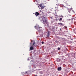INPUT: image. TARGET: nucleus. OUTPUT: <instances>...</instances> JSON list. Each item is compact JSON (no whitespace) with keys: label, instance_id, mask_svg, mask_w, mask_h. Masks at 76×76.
I'll return each mask as SVG.
<instances>
[{"label":"nucleus","instance_id":"obj_1","mask_svg":"<svg viewBox=\"0 0 76 76\" xmlns=\"http://www.w3.org/2000/svg\"><path fill=\"white\" fill-rule=\"evenodd\" d=\"M42 20H43L44 24H45L47 23V20L45 17H43L42 19Z\"/></svg>","mask_w":76,"mask_h":76},{"label":"nucleus","instance_id":"obj_2","mask_svg":"<svg viewBox=\"0 0 76 76\" xmlns=\"http://www.w3.org/2000/svg\"><path fill=\"white\" fill-rule=\"evenodd\" d=\"M35 28L36 29H37V30L39 31V32H40L42 31V27H38L36 26H35Z\"/></svg>","mask_w":76,"mask_h":76},{"label":"nucleus","instance_id":"obj_3","mask_svg":"<svg viewBox=\"0 0 76 76\" xmlns=\"http://www.w3.org/2000/svg\"><path fill=\"white\" fill-rule=\"evenodd\" d=\"M34 14H35V16H36L37 17V16H38L39 15V13L38 12H36Z\"/></svg>","mask_w":76,"mask_h":76},{"label":"nucleus","instance_id":"obj_4","mask_svg":"<svg viewBox=\"0 0 76 76\" xmlns=\"http://www.w3.org/2000/svg\"><path fill=\"white\" fill-rule=\"evenodd\" d=\"M34 47H31L30 48V50L31 51L32 50H34Z\"/></svg>","mask_w":76,"mask_h":76},{"label":"nucleus","instance_id":"obj_5","mask_svg":"<svg viewBox=\"0 0 76 76\" xmlns=\"http://www.w3.org/2000/svg\"><path fill=\"white\" fill-rule=\"evenodd\" d=\"M40 7H41L42 9H44V7L43 6L42 4H40Z\"/></svg>","mask_w":76,"mask_h":76},{"label":"nucleus","instance_id":"obj_6","mask_svg":"<svg viewBox=\"0 0 76 76\" xmlns=\"http://www.w3.org/2000/svg\"><path fill=\"white\" fill-rule=\"evenodd\" d=\"M61 67H59L58 68V70H59V71H61Z\"/></svg>","mask_w":76,"mask_h":76},{"label":"nucleus","instance_id":"obj_7","mask_svg":"<svg viewBox=\"0 0 76 76\" xmlns=\"http://www.w3.org/2000/svg\"><path fill=\"white\" fill-rule=\"evenodd\" d=\"M58 25H61V26H64L63 24L62 23H58Z\"/></svg>","mask_w":76,"mask_h":76},{"label":"nucleus","instance_id":"obj_8","mask_svg":"<svg viewBox=\"0 0 76 76\" xmlns=\"http://www.w3.org/2000/svg\"><path fill=\"white\" fill-rule=\"evenodd\" d=\"M38 17H39V18H38L39 20H41V19L42 18H41V17L40 15Z\"/></svg>","mask_w":76,"mask_h":76},{"label":"nucleus","instance_id":"obj_9","mask_svg":"<svg viewBox=\"0 0 76 76\" xmlns=\"http://www.w3.org/2000/svg\"><path fill=\"white\" fill-rule=\"evenodd\" d=\"M48 37H49L50 36V31H48Z\"/></svg>","mask_w":76,"mask_h":76},{"label":"nucleus","instance_id":"obj_10","mask_svg":"<svg viewBox=\"0 0 76 76\" xmlns=\"http://www.w3.org/2000/svg\"><path fill=\"white\" fill-rule=\"evenodd\" d=\"M58 18L57 17H55V20L57 21V20H58Z\"/></svg>","mask_w":76,"mask_h":76},{"label":"nucleus","instance_id":"obj_11","mask_svg":"<svg viewBox=\"0 0 76 76\" xmlns=\"http://www.w3.org/2000/svg\"><path fill=\"white\" fill-rule=\"evenodd\" d=\"M35 42H34L33 43V46H35Z\"/></svg>","mask_w":76,"mask_h":76},{"label":"nucleus","instance_id":"obj_12","mask_svg":"<svg viewBox=\"0 0 76 76\" xmlns=\"http://www.w3.org/2000/svg\"><path fill=\"white\" fill-rule=\"evenodd\" d=\"M59 20V21H61V20H62V18H60Z\"/></svg>","mask_w":76,"mask_h":76},{"label":"nucleus","instance_id":"obj_13","mask_svg":"<svg viewBox=\"0 0 76 76\" xmlns=\"http://www.w3.org/2000/svg\"><path fill=\"white\" fill-rule=\"evenodd\" d=\"M60 48H58V50H60Z\"/></svg>","mask_w":76,"mask_h":76},{"label":"nucleus","instance_id":"obj_14","mask_svg":"<svg viewBox=\"0 0 76 76\" xmlns=\"http://www.w3.org/2000/svg\"><path fill=\"white\" fill-rule=\"evenodd\" d=\"M42 44H44V42H42Z\"/></svg>","mask_w":76,"mask_h":76},{"label":"nucleus","instance_id":"obj_15","mask_svg":"<svg viewBox=\"0 0 76 76\" xmlns=\"http://www.w3.org/2000/svg\"><path fill=\"white\" fill-rule=\"evenodd\" d=\"M50 18H51V19H53V17H50Z\"/></svg>","mask_w":76,"mask_h":76},{"label":"nucleus","instance_id":"obj_16","mask_svg":"<svg viewBox=\"0 0 76 76\" xmlns=\"http://www.w3.org/2000/svg\"><path fill=\"white\" fill-rule=\"evenodd\" d=\"M35 76H37V75H35Z\"/></svg>","mask_w":76,"mask_h":76},{"label":"nucleus","instance_id":"obj_17","mask_svg":"<svg viewBox=\"0 0 76 76\" xmlns=\"http://www.w3.org/2000/svg\"><path fill=\"white\" fill-rule=\"evenodd\" d=\"M73 12H74H74H75V11H73Z\"/></svg>","mask_w":76,"mask_h":76},{"label":"nucleus","instance_id":"obj_18","mask_svg":"<svg viewBox=\"0 0 76 76\" xmlns=\"http://www.w3.org/2000/svg\"><path fill=\"white\" fill-rule=\"evenodd\" d=\"M72 9V8H71V9Z\"/></svg>","mask_w":76,"mask_h":76},{"label":"nucleus","instance_id":"obj_19","mask_svg":"<svg viewBox=\"0 0 76 76\" xmlns=\"http://www.w3.org/2000/svg\"><path fill=\"white\" fill-rule=\"evenodd\" d=\"M35 1H36V0H35Z\"/></svg>","mask_w":76,"mask_h":76}]
</instances>
